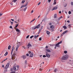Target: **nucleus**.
Returning <instances> with one entry per match:
<instances>
[{
  "label": "nucleus",
  "mask_w": 73,
  "mask_h": 73,
  "mask_svg": "<svg viewBox=\"0 0 73 73\" xmlns=\"http://www.w3.org/2000/svg\"><path fill=\"white\" fill-rule=\"evenodd\" d=\"M10 70L11 71H13V69H12V68H11L10 69Z\"/></svg>",
  "instance_id": "55"
},
{
  "label": "nucleus",
  "mask_w": 73,
  "mask_h": 73,
  "mask_svg": "<svg viewBox=\"0 0 73 73\" xmlns=\"http://www.w3.org/2000/svg\"><path fill=\"white\" fill-rule=\"evenodd\" d=\"M46 33L47 35H49V34H50V32L48 31H47L46 32Z\"/></svg>",
  "instance_id": "19"
},
{
  "label": "nucleus",
  "mask_w": 73,
  "mask_h": 73,
  "mask_svg": "<svg viewBox=\"0 0 73 73\" xmlns=\"http://www.w3.org/2000/svg\"><path fill=\"white\" fill-rule=\"evenodd\" d=\"M27 60H26L25 61V64L27 65Z\"/></svg>",
  "instance_id": "26"
},
{
  "label": "nucleus",
  "mask_w": 73,
  "mask_h": 73,
  "mask_svg": "<svg viewBox=\"0 0 73 73\" xmlns=\"http://www.w3.org/2000/svg\"><path fill=\"white\" fill-rule=\"evenodd\" d=\"M18 25H19V24H18L16 25L15 26V27H16V28H17Z\"/></svg>",
  "instance_id": "43"
},
{
  "label": "nucleus",
  "mask_w": 73,
  "mask_h": 73,
  "mask_svg": "<svg viewBox=\"0 0 73 73\" xmlns=\"http://www.w3.org/2000/svg\"><path fill=\"white\" fill-rule=\"evenodd\" d=\"M34 37L35 38H37V36L36 35H35Z\"/></svg>",
  "instance_id": "38"
},
{
  "label": "nucleus",
  "mask_w": 73,
  "mask_h": 73,
  "mask_svg": "<svg viewBox=\"0 0 73 73\" xmlns=\"http://www.w3.org/2000/svg\"><path fill=\"white\" fill-rule=\"evenodd\" d=\"M39 70H40V71H42V69L41 68H40L39 69Z\"/></svg>",
  "instance_id": "46"
},
{
  "label": "nucleus",
  "mask_w": 73,
  "mask_h": 73,
  "mask_svg": "<svg viewBox=\"0 0 73 73\" xmlns=\"http://www.w3.org/2000/svg\"><path fill=\"white\" fill-rule=\"evenodd\" d=\"M26 56H29V54H26Z\"/></svg>",
  "instance_id": "62"
},
{
  "label": "nucleus",
  "mask_w": 73,
  "mask_h": 73,
  "mask_svg": "<svg viewBox=\"0 0 73 73\" xmlns=\"http://www.w3.org/2000/svg\"><path fill=\"white\" fill-rule=\"evenodd\" d=\"M40 3H41L40 2L39 3H38V5H40Z\"/></svg>",
  "instance_id": "52"
},
{
  "label": "nucleus",
  "mask_w": 73,
  "mask_h": 73,
  "mask_svg": "<svg viewBox=\"0 0 73 73\" xmlns=\"http://www.w3.org/2000/svg\"><path fill=\"white\" fill-rule=\"evenodd\" d=\"M22 57L23 58V59L24 60L25 59V58H26L27 57L25 55H23L22 56Z\"/></svg>",
  "instance_id": "11"
},
{
  "label": "nucleus",
  "mask_w": 73,
  "mask_h": 73,
  "mask_svg": "<svg viewBox=\"0 0 73 73\" xmlns=\"http://www.w3.org/2000/svg\"><path fill=\"white\" fill-rule=\"evenodd\" d=\"M9 63H8L6 64L5 67L4 68V69H7L9 67Z\"/></svg>",
  "instance_id": "4"
},
{
  "label": "nucleus",
  "mask_w": 73,
  "mask_h": 73,
  "mask_svg": "<svg viewBox=\"0 0 73 73\" xmlns=\"http://www.w3.org/2000/svg\"><path fill=\"white\" fill-rule=\"evenodd\" d=\"M10 22L11 23V25H13V22H12L11 21H10Z\"/></svg>",
  "instance_id": "42"
},
{
  "label": "nucleus",
  "mask_w": 73,
  "mask_h": 73,
  "mask_svg": "<svg viewBox=\"0 0 73 73\" xmlns=\"http://www.w3.org/2000/svg\"><path fill=\"white\" fill-rule=\"evenodd\" d=\"M27 4H26L25 5V6H24V5H22L21 6V8H23V7H25L26 6H27Z\"/></svg>",
  "instance_id": "15"
},
{
  "label": "nucleus",
  "mask_w": 73,
  "mask_h": 73,
  "mask_svg": "<svg viewBox=\"0 0 73 73\" xmlns=\"http://www.w3.org/2000/svg\"><path fill=\"white\" fill-rule=\"evenodd\" d=\"M39 40L40 41H41V38H39Z\"/></svg>",
  "instance_id": "47"
},
{
  "label": "nucleus",
  "mask_w": 73,
  "mask_h": 73,
  "mask_svg": "<svg viewBox=\"0 0 73 73\" xmlns=\"http://www.w3.org/2000/svg\"><path fill=\"white\" fill-rule=\"evenodd\" d=\"M25 1H22V4H24V3H25Z\"/></svg>",
  "instance_id": "39"
},
{
  "label": "nucleus",
  "mask_w": 73,
  "mask_h": 73,
  "mask_svg": "<svg viewBox=\"0 0 73 73\" xmlns=\"http://www.w3.org/2000/svg\"><path fill=\"white\" fill-rule=\"evenodd\" d=\"M16 1H17V0H14L13 1V2H14V3H15V2H16Z\"/></svg>",
  "instance_id": "48"
},
{
  "label": "nucleus",
  "mask_w": 73,
  "mask_h": 73,
  "mask_svg": "<svg viewBox=\"0 0 73 73\" xmlns=\"http://www.w3.org/2000/svg\"><path fill=\"white\" fill-rule=\"evenodd\" d=\"M43 57L44 58H45V57H46V56H45V55H43Z\"/></svg>",
  "instance_id": "45"
},
{
  "label": "nucleus",
  "mask_w": 73,
  "mask_h": 73,
  "mask_svg": "<svg viewBox=\"0 0 73 73\" xmlns=\"http://www.w3.org/2000/svg\"><path fill=\"white\" fill-rule=\"evenodd\" d=\"M2 15H3V14H0V17L1 16H2Z\"/></svg>",
  "instance_id": "63"
},
{
  "label": "nucleus",
  "mask_w": 73,
  "mask_h": 73,
  "mask_svg": "<svg viewBox=\"0 0 73 73\" xmlns=\"http://www.w3.org/2000/svg\"><path fill=\"white\" fill-rule=\"evenodd\" d=\"M17 68H19V65H17Z\"/></svg>",
  "instance_id": "56"
},
{
  "label": "nucleus",
  "mask_w": 73,
  "mask_h": 73,
  "mask_svg": "<svg viewBox=\"0 0 73 73\" xmlns=\"http://www.w3.org/2000/svg\"><path fill=\"white\" fill-rule=\"evenodd\" d=\"M11 21H14V19H11Z\"/></svg>",
  "instance_id": "51"
},
{
  "label": "nucleus",
  "mask_w": 73,
  "mask_h": 73,
  "mask_svg": "<svg viewBox=\"0 0 73 73\" xmlns=\"http://www.w3.org/2000/svg\"><path fill=\"white\" fill-rule=\"evenodd\" d=\"M61 18H62V16H61L58 19V20H60Z\"/></svg>",
  "instance_id": "41"
},
{
  "label": "nucleus",
  "mask_w": 73,
  "mask_h": 73,
  "mask_svg": "<svg viewBox=\"0 0 73 73\" xmlns=\"http://www.w3.org/2000/svg\"><path fill=\"white\" fill-rule=\"evenodd\" d=\"M54 5H56V2H54Z\"/></svg>",
  "instance_id": "49"
},
{
  "label": "nucleus",
  "mask_w": 73,
  "mask_h": 73,
  "mask_svg": "<svg viewBox=\"0 0 73 73\" xmlns=\"http://www.w3.org/2000/svg\"><path fill=\"white\" fill-rule=\"evenodd\" d=\"M9 28H11V29H13L12 27L11 26H10Z\"/></svg>",
  "instance_id": "44"
},
{
  "label": "nucleus",
  "mask_w": 73,
  "mask_h": 73,
  "mask_svg": "<svg viewBox=\"0 0 73 73\" xmlns=\"http://www.w3.org/2000/svg\"><path fill=\"white\" fill-rule=\"evenodd\" d=\"M7 58H6V59H5V60H4L3 61H5V60H7Z\"/></svg>",
  "instance_id": "54"
},
{
  "label": "nucleus",
  "mask_w": 73,
  "mask_h": 73,
  "mask_svg": "<svg viewBox=\"0 0 73 73\" xmlns=\"http://www.w3.org/2000/svg\"><path fill=\"white\" fill-rule=\"evenodd\" d=\"M35 20H36V19H34L33 20H32L31 21H30V23H32V22H33V21H35Z\"/></svg>",
  "instance_id": "18"
},
{
  "label": "nucleus",
  "mask_w": 73,
  "mask_h": 73,
  "mask_svg": "<svg viewBox=\"0 0 73 73\" xmlns=\"http://www.w3.org/2000/svg\"><path fill=\"white\" fill-rule=\"evenodd\" d=\"M29 37V35H28L27 36H26L27 38H28Z\"/></svg>",
  "instance_id": "40"
},
{
  "label": "nucleus",
  "mask_w": 73,
  "mask_h": 73,
  "mask_svg": "<svg viewBox=\"0 0 73 73\" xmlns=\"http://www.w3.org/2000/svg\"><path fill=\"white\" fill-rule=\"evenodd\" d=\"M67 23H70V21L68 20L67 21Z\"/></svg>",
  "instance_id": "60"
},
{
  "label": "nucleus",
  "mask_w": 73,
  "mask_h": 73,
  "mask_svg": "<svg viewBox=\"0 0 73 73\" xmlns=\"http://www.w3.org/2000/svg\"><path fill=\"white\" fill-rule=\"evenodd\" d=\"M40 24H39L38 25L36 26L34 28V29H36L38 28H40Z\"/></svg>",
  "instance_id": "5"
},
{
  "label": "nucleus",
  "mask_w": 73,
  "mask_h": 73,
  "mask_svg": "<svg viewBox=\"0 0 73 73\" xmlns=\"http://www.w3.org/2000/svg\"><path fill=\"white\" fill-rule=\"evenodd\" d=\"M15 19L17 21V20H18V19H18V18L17 17H15Z\"/></svg>",
  "instance_id": "23"
},
{
  "label": "nucleus",
  "mask_w": 73,
  "mask_h": 73,
  "mask_svg": "<svg viewBox=\"0 0 73 73\" xmlns=\"http://www.w3.org/2000/svg\"><path fill=\"white\" fill-rule=\"evenodd\" d=\"M68 58V55H66L64 56H63L62 59V60H66L67 58Z\"/></svg>",
  "instance_id": "2"
},
{
  "label": "nucleus",
  "mask_w": 73,
  "mask_h": 73,
  "mask_svg": "<svg viewBox=\"0 0 73 73\" xmlns=\"http://www.w3.org/2000/svg\"><path fill=\"white\" fill-rule=\"evenodd\" d=\"M33 56V53H32L31 54H30V57H32Z\"/></svg>",
  "instance_id": "14"
},
{
  "label": "nucleus",
  "mask_w": 73,
  "mask_h": 73,
  "mask_svg": "<svg viewBox=\"0 0 73 73\" xmlns=\"http://www.w3.org/2000/svg\"><path fill=\"white\" fill-rule=\"evenodd\" d=\"M32 46L31 44H30V43L29 42L27 45V49H29L30 47H32Z\"/></svg>",
  "instance_id": "3"
},
{
  "label": "nucleus",
  "mask_w": 73,
  "mask_h": 73,
  "mask_svg": "<svg viewBox=\"0 0 73 73\" xmlns=\"http://www.w3.org/2000/svg\"><path fill=\"white\" fill-rule=\"evenodd\" d=\"M29 54H31V51H29Z\"/></svg>",
  "instance_id": "57"
},
{
  "label": "nucleus",
  "mask_w": 73,
  "mask_h": 73,
  "mask_svg": "<svg viewBox=\"0 0 73 73\" xmlns=\"http://www.w3.org/2000/svg\"><path fill=\"white\" fill-rule=\"evenodd\" d=\"M46 55L47 57H50V55H49L48 53L46 54Z\"/></svg>",
  "instance_id": "13"
},
{
  "label": "nucleus",
  "mask_w": 73,
  "mask_h": 73,
  "mask_svg": "<svg viewBox=\"0 0 73 73\" xmlns=\"http://www.w3.org/2000/svg\"><path fill=\"white\" fill-rule=\"evenodd\" d=\"M16 31H17V32H19V31H20V30L18 29L17 28L16 29Z\"/></svg>",
  "instance_id": "21"
},
{
  "label": "nucleus",
  "mask_w": 73,
  "mask_h": 73,
  "mask_svg": "<svg viewBox=\"0 0 73 73\" xmlns=\"http://www.w3.org/2000/svg\"><path fill=\"white\" fill-rule=\"evenodd\" d=\"M8 54V52H6L4 54V56H7Z\"/></svg>",
  "instance_id": "22"
},
{
  "label": "nucleus",
  "mask_w": 73,
  "mask_h": 73,
  "mask_svg": "<svg viewBox=\"0 0 73 73\" xmlns=\"http://www.w3.org/2000/svg\"><path fill=\"white\" fill-rule=\"evenodd\" d=\"M49 45H50V46H53V45L51 44H50Z\"/></svg>",
  "instance_id": "61"
},
{
  "label": "nucleus",
  "mask_w": 73,
  "mask_h": 73,
  "mask_svg": "<svg viewBox=\"0 0 73 73\" xmlns=\"http://www.w3.org/2000/svg\"><path fill=\"white\" fill-rule=\"evenodd\" d=\"M54 17L55 18H56L57 17V14H55L54 15Z\"/></svg>",
  "instance_id": "29"
},
{
  "label": "nucleus",
  "mask_w": 73,
  "mask_h": 73,
  "mask_svg": "<svg viewBox=\"0 0 73 73\" xmlns=\"http://www.w3.org/2000/svg\"><path fill=\"white\" fill-rule=\"evenodd\" d=\"M58 44H60L62 43V41H60V42L58 43Z\"/></svg>",
  "instance_id": "33"
},
{
  "label": "nucleus",
  "mask_w": 73,
  "mask_h": 73,
  "mask_svg": "<svg viewBox=\"0 0 73 73\" xmlns=\"http://www.w3.org/2000/svg\"><path fill=\"white\" fill-rule=\"evenodd\" d=\"M13 70L14 71H16V66H13Z\"/></svg>",
  "instance_id": "7"
},
{
  "label": "nucleus",
  "mask_w": 73,
  "mask_h": 73,
  "mask_svg": "<svg viewBox=\"0 0 73 73\" xmlns=\"http://www.w3.org/2000/svg\"><path fill=\"white\" fill-rule=\"evenodd\" d=\"M33 37H34V36L33 35H32L30 37V38H33Z\"/></svg>",
  "instance_id": "34"
},
{
  "label": "nucleus",
  "mask_w": 73,
  "mask_h": 73,
  "mask_svg": "<svg viewBox=\"0 0 73 73\" xmlns=\"http://www.w3.org/2000/svg\"><path fill=\"white\" fill-rule=\"evenodd\" d=\"M64 35V33H63L61 35V36L62 37V36H63V35Z\"/></svg>",
  "instance_id": "36"
},
{
  "label": "nucleus",
  "mask_w": 73,
  "mask_h": 73,
  "mask_svg": "<svg viewBox=\"0 0 73 73\" xmlns=\"http://www.w3.org/2000/svg\"><path fill=\"white\" fill-rule=\"evenodd\" d=\"M58 8V7L57 6H55L53 8V9L52 11H53V10H56V9H57Z\"/></svg>",
  "instance_id": "8"
},
{
  "label": "nucleus",
  "mask_w": 73,
  "mask_h": 73,
  "mask_svg": "<svg viewBox=\"0 0 73 73\" xmlns=\"http://www.w3.org/2000/svg\"><path fill=\"white\" fill-rule=\"evenodd\" d=\"M67 32V31H65L63 33L65 35Z\"/></svg>",
  "instance_id": "30"
},
{
  "label": "nucleus",
  "mask_w": 73,
  "mask_h": 73,
  "mask_svg": "<svg viewBox=\"0 0 73 73\" xmlns=\"http://www.w3.org/2000/svg\"><path fill=\"white\" fill-rule=\"evenodd\" d=\"M10 16H11V17H12V16H13V14H11V15Z\"/></svg>",
  "instance_id": "59"
},
{
  "label": "nucleus",
  "mask_w": 73,
  "mask_h": 73,
  "mask_svg": "<svg viewBox=\"0 0 73 73\" xmlns=\"http://www.w3.org/2000/svg\"><path fill=\"white\" fill-rule=\"evenodd\" d=\"M27 7H26L24 9V11H26V9H27Z\"/></svg>",
  "instance_id": "37"
},
{
  "label": "nucleus",
  "mask_w": 73,
  "mask_h": 73,
  "mask_svg": "<svg viewBox=\"0 0 73 73\" xmlns=\"http://www.w3.org/2000/svg\"><path fill=\"white\" fill-rule=\"evenodd\" d=\"M14 50V46H13L12 47L11 51V55H12V53H13V50Z\"/></svg>",
  "instance_id": "6"
},
{
  "label": "nucleus",
  "mask_w": 73,
  "mask_h": 73,
  "mask_svg": "<svg viewBox=\"0 0 73 73\" xmlns=\"http://www.w3.org/2000/svg\"><path fill=\"white\" fill-rule=\"evenodd\" d=\"M19 45H17L16 47V52L18 50V49L19 48Z\"/></svg>",
  "instance_id": "9"
},
{
  "label": "nucleus",
  "mask_w": 73,
  "mask_h": 73,
  "mask_svg": "<svg viewBox=\"0 0 73 73\" xmlns=\"http://www.w3.org/2000/svg\"><path fill=\"white\" fill-rule=\"evenodd\" d=\"M71 13H72V12H71V11H69L68 12V14H69V15H70V14H71Z\"/></svg>",
  "instance_id": "35"
},
{
  "label": "nucleus",
  "mask_w": 73,
  "mask_h": 73,
  "mask_svg": "<svg viewBox=\"0 0 73 73\" xmlns=\"http://www.w3.org/2000/svg\"><path fill=\"white\" fill-rule=\"evenodd\" d=\"M58 71V70H57V69H56L55 70H54V72H57Z\"/></svg>",
  "instance_id": "28"
},
{
  "label": "nucleus",
  "mask_w": 73,
  "mask_h": 73,
  "mask_svg": "<svg viewBox=\"0 0 73 73\" xmlns=\"http://www.w3.org/2000/svg\"><path fill=\"white\" fill-rule=\"evenodd\" d=\"M64 53H65L66 54V53H67L68 52H67V51H64Z\"/></svg>",
  "instance_id": "31"
},
{
  "label": "nucleus",
  "mask_w": 73,
  "mask_h": 73,
  "mask_svg": "<svg viewBox=\"0 0 73 73\" xmlns=\"http://www.w3.org/2000/svg\"><path fill=\"white\" fill-rule=\"evenodd\" d=\"M16 53L14 52L12 56V60H15V58L16 57L15 56H16Z\"/></svg>",
  "instance_id": "1"
},
{
  "label": "nucleus",
  "mask_w": 73,
  "mask_h": 73,
  "mask_svg": "<svg viewBox=\"0 0 73 73\" xmlns=\"http://www.w3.org/2000/svg\"><path fill=\"white\" fill-rule=\"evenodd\" d=\"M26 65L27 64H25V65H24V68H27V65Z\"/></svg>",
  "instance_id": "32"
},
{
  "label": "nucleus",
  "mask_w": 73,
  "mask_h": 73,
  "mask_svg": "<svg viewBox=\"0 0 73 73\" xmlns=\"http://www.w3.org/2000/svg\"><path fill=\"white\" fill-rule=\"evenodd\" d=\"M71 4L72 5H73V2H72L71 3Z\"/></svg>",
  "instance_id": "50"
},
{
  "label": "nucleus",
  "mask_w": 73,
  "mask_h": 73,
  "mask_svg": "<svg viewBox=\"0 0 73 73\" xmlns=\"http://www.w3.org/2000/svg\"><path fill=\"white\" fill-rule=\"evenodd\" d=\"M54 27V26L53 25L50 26V29H53Z\"/></svg>",
  "instance_id": "12"
},
{
  "label": "nucleus",
  "mask_w": 73,
  "mask_h": 73,
  "mask_svg": "<svg viewBox=\"0 0 73 73\" xmlns=\"http://www.w3.org/2000/svg\"><path fill=\"white\" fill-rule=\"evenodd\" d=\"M55 46H57V47H60V45H59V44H58H58H56Z\"/></svg>",
  "instance_id": "16"
},
{
  "label": "nucleus",
  "mask_w": 73,
  "mask_h": 73,
  "mask_svg": "<svg viewBox=\"0 0 73 73\" xmlns=\"http://www.w3.org/2000/svg\"><path fill=\"white\" fill-rule=\"evenodd\" d=\"M17 21H18L17 22V24H19L20 23V19H18Z\"/></svg>",
  "instance_id": "17"
},
{
  "label": "nucleus",
  "mask_w": 73,
  "mask_h": 73,
  "mask_svg": "<svg viewBox=\"0 0 73 73\" xmlns=\"http://www.w3.org/2000/svg\"><path fill=\"white\" fill-rule=\"evenodd\" d=\"M71 25H70V24L68 25V26H69V27H70V26H71Z\"/></svg>",
  "instance_id": "64"
},
{
  "label": "nucleus",
  "mask_w": 73,
  "mask_h": 73,
  "mask_svg": "<svg viewBox=\"0 0 73 73\" xmlns=\"http://www.w3.org/2000/svg\"><path fill=\"white\" fill-rule=\"evenodd\" d=\"M22 47L23 48H24L25 49H26V47H25V46H22Z\"/></svg>",
  "instance_id": "27"
},
{
  "label": "nucleus",
  "mask_w": 73,
  "mask_h": 73,
  "mask_svg": "<svg viewBox=\"0 0 73 73\" xmlns=\"http://www.w3.org/2000/svg\"><path fill=\"white\" fill-rule=\"evenodd\" d=\"M33 13V10H32L31 12V13Z\"/></svg>",
  "instance_id": "58"
},
{
  "label": "nucleus",
  "mask_w": 73,
  "mask_h": 73,
  "mask_svg": "<svg viewBox=\"0 0 73 73\" xmlns=\"http://www.w3.org/2000/svg\"><path fill=\"white\" fill-rule=\"evenodd\" d=\"M50 31H51V32H53V31H54V30L53 29H50Z\"/></svg>",
  "instance_id": "25"
},
{
  "label": "nucleus",
  "mask_w": 73,
  "mask_h": 73,
  "mask_svg": "<svg viewBox=\"0 0 73 73\" xmlns=\"http://www.w3.org/2000/svg\"><path fill=\"white\" fill-rule=\"evenodd\" d=\"M4 64H3L2 65V68H4Z\"/></svg>",
  "instance_id": "53"
},
{
  "label": "nucleus",
  "mask_w": 73,
  "mask_h": 73,
  "mask_svg": "<svg viewBox=\"0 0 73 73\" xmlns=\"http://www.w3.org/2000/svg\"><path fill=\"white\" fill-rule=\"evenodd\" d=\"M63 27L64 28V29H66V28H67V27L66 26H64Z\"/></svg>",
  "instance_id": "24"
},
{
  "label": "nucleus",
  "mask_w": 73,
  "mask_h": 73,
  "mask_svg": "<svg viewBox=\"0 0 73 73\" xmlns=\"http://www.w3.org/2000/svg\"><path fill=\"white\" fill-rule=\"evenodd\" d=\"M46 51L48 52H50V50L48 49H46Z\"/></svg>",
  "instance_id": "10"
},
{
  "label": "nucleus",
  "mask_w": 73,
  "mask_h": 73,
  "mask_svg": "<svg viewBox=\"0 0 73 73\" xmlns=\"http://www.w3.org/2000/svg\"><path fill=\"white\" fill-rule=\"evenodd\" d=\"M11 46L10 45H9V46H8V49L9 50L10 49H11Z\"/></svg>",
  "instance_id": "20"
}]
</instances>
